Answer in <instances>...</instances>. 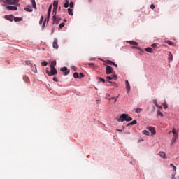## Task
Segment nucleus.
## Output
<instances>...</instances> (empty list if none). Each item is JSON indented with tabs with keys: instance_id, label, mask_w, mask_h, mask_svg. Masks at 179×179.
Listing matches in <instances>:
<instances>
[{
	"instance_id": "nucleus-1",
	"label": "nucleus",
	"mask_w": 179,
	"mask_h": 179,
	"mask_svg": "<svg viewBox=\"0 0 179 179\" xmlns=\"http://www.w3.org/2000/svg\"><path fill=\"white\" fill-rule=\"evenodd\" d=\"M124 121H127V122H129L132 121V117H129V115L123 113L120 115V118L117 119L118 122H124Z\"/></svg>"
},
{
	"instance_id": "nucleus-2",
	"label": "nucleus",
	"mask_w": 179,
	"mask_h": 179,
	"mask_svg": "<svg viewBox=\"0 0 179 179\" xmlns=\"http://www.w3.org/2000/svg\"><path fill=\"white\" fill-rule=\"evenodd\" d=\"M58 10V1L53 2V11H52V22L55 23V19H57V10Z\"/></svg>"
},
{
	"instance_id": "nucleus-3",
	"label": "nucleus",
	"mask_w": 179,
	"mask_h": 179,
	"mask_svg": "<svg viewBox=\"0 0 179 179\" xmlns=\"http://www.w3.org/2000/svg\"><path fill=\"white\" fill-rule=\"evenodd\" d=\"M1 2L7 5H17L19 0H1Z\"/></svg>"
},
{
	"instance_id": "nucleus-4",
	"label": "nucleus",
	"mask_w": 179,
	"mask_h": 179,
	"mask_svg": "<svg viewBox=\"0 0 179 179\" xmlns=\"http://www.w3.org/2000/svg\"><path fill=\"white\" fill-rule=\"evenodd\" d=\"M52 9V5L51 4L49 6L48 10V16L47 18L44 20L43 26V27L45 26V22H48L50 20V16H51V10Z\"/></svg>"
},
{
	"instance_id": "nucleus-5",
	"label": "nucleus",
	"mask_w": 179,
	"mask_h": 179,
	"mask_svg": "<svg viewBox=\"0 0 179 179\" xmlns=\"http://www.w3.org/2000/svg\"><path fill=\"white\" fill-rule=\"evenodd\" d=\"M50 72L48 70H46V73L49 76H52L54 75H57V69L55 68H50Z\"/></svg>"
},
{
	"instance_id": "nucleus-6",
	"label": "nucleus",
	"mask_w": 179,
	"mask_h": 179,
	"mask_svg": "<svg viewBox=\"0 0 179 179\" xmlns=\"http://www.w3.org/2000/svg\"><path fill=\"white\" fill-rule=\"evenodd\" d=\"M114 72V70L113 69V67L107 65L106 69V75H110Z\"/></svg>"
},
{
	"instance_id": "nucleus-7",
	"label": "nucleus",
	"mask_w": 179,
	"mask_h": 179,
	"mask_svg": "<svg viewBox=\"0 0 179 179\" xmlns=\"http://www.w3.org/2000/svg\"><path fill=\"white\" fill-rule=\"evenodd\" d=\"M60 71H61L62 72H64V73H63V75H65V76L69 75V72H70V71L68 69L67 67H62V68L60 69Z\"/></svg>"
},
{
	"instance_id": "nucleus-8",
	"label": "nucleus",
	"mask_w": 179,
	"mask_h": 179,
	"mask_svg": "<svg viewBox=\"0 0 179 179\" xmlns=\"http://www.w3.org/2000/svg\"><path fill=\"white\" fill-rule=\"evenodd\" d=\"M52 47L55 48V50H58V40L55 39L53 41Z\"/></svg>"
},
{
	"instance_id": "nucleus-9",
	"label": "nucleus",
	"mask_w": 179,
	"mask_h": 179,
	"mask_svg": "<svg viewBox=\"0 0 179 179\" xmlns=\"http://www.w3.org/2000/svg\"><path fill=\"white\" fill-rule=\"evenodd\" d=\"M125 85H126L127 92V93H129L131 90V85H129V82L128 80H126Z\"/></svg>"
},
{
	"instance_id": "nucleus-10",
	"label": "nucleus",
	"mask_w": 179,
	"mask_h": 179,
	"mask_svg": "<svg viewBox=\"0 0 179 179\" xmlns=\"http://www.w3.org/2000/svg\"><path fill=\"white\" fill-rule=\"evenodd\" d=\"M148 131H150L152 135L156 134V129L154 127H148Z\"/></svg>"
},
{
	"instance_id": "nucleus-11",
	"label": "nucleus",
	"mask_w": 179,
	"mask_h": 179,
	"mask_svg": "<svg viewBox=\"0 0 179 179\" xmlns=\"http://www.w3.org/2000/svg\"><path fill=\"white\" fill-rule=\"evenodd\" d=\"M127 43L131 44V45H134V47H138V44L137 42L132 41H127Z\"/></svg>"
},
{
	"instance_id": "nucleus-12",
	"label": "nucleus",
	"mask_w": 179,
	"mask_h": 179,
	"mask_svg": "<svg viewBox=\"0 0 179 179\" xmlns=\"http://www.w3.org/2000/svg\"><path fill=\"white\" fill-rule=\"evenodd\" d=\"M6 9H8V10H17V7L8 6H6Z\"/></svg>"
},
{
	"instance_id": "nucleus-13",
	"label": "nucleus",
	"mask_w": 179,
	"mask_h": 179,
	"mask_svg": "<svg viewBox=\"0 0 179 179\" xmlns=\"http://www.w3.org/2000/svg\"><path fill=\"white\" fill-rule=\"evenodd\" d=\"M178 139V134H173V138H172V143H175L176 141Z\"/></svg>"
},
{
	"instance_id": "nucleus-14",
	"label": "nucleus",
	"mask_w": 179,
	"mask_h": 179,
	"mask_svg": "<svg viewBox=\"0 0 179 179\" xmlns=\"http://www.w3.org/2000/svg\"><path fill=\"white\" fill-rule=\"evenodd\" d=\"M5 19L9 20L10 22H13V15H5Z\"/></svg>"
},
{
	"instance_id": "nucleus-15",
	"label": "nucleus",
	"mask_w": 179,
	"mask_h": 179,
	"mask_svg": "<svg viewBox=\"0 0 179 179\" xmlns=\"http://www.w3.org/2000/svg\"><path fill=\"white\" fill-rule=\"evenodd\" d=\"M23 80H24L26 83H30V78H29L27 76H23Z\"/></svg>"
},
{
	"instance_id": "nucleus-16",
	"label": "nucleus",
	"mask_w": 179,
	"mask_h": 179,
	"mask_svg": "<svg viewBox=\"0 0 179 179\" xmlns=\"http://www.w3.org/2000/svg\"><path fill=\"white\" fill-rule=\"evenodd\" d=\"M159 155L161 157H163V159H167V157H166V152H164L160 151V152H159Z\"/></svg>"
},
{
	"instance_id": "nucleus-17",
	"label": "nucleus",
	"mask_w": 179,
	"mask_h": 179,
	"mask_svg": "<svg viewBox=\"0 0 179 179\" xmlns=\"http://www.w3.org/2000/svg\"><path fill=\"white\" fill-rule=\"evenodd\" d=\"M56 65H57V61L55 60L52 61L50 64V68H55Z\"/></svg>"
},
{
	"instance_id": "nucleus-18",
	"label": "nucleus",
	"mask_w": 179,
	"mask_h": 179,
	"mask_svg": "<svg viewBox=\"0 0 179 179\" xmlns=\"http://www.w3.org/2000/svg\"><path fill=\"white\" fill-rule=\"evenodd\" d=\"M157 117H161V118H163V113H162L160 110H157Z\"/></svg>"
},
{
	"instance_id": "nucleus-19",
	"label": "nucleus",
	"mask_w": 179,
	"mask_h": 179,
	"mask_svg": "<svg viewBox=\"0 0 179 179\" xmlns=\"http://www.w3.org/2000/svg\"><path fill=\"white\" fill-rule=\"evenodd\" d=\"M23 20L22 17H16L14 18V22H22Z\"/></svg>"
},
{
	"instance_id": "nucleus-20",
	"label": "nucleus",
	"mask_w": 179,
	"mask_h": 179,
	"mask_svg": "<svg viewBox=\"0 0 179 179\" xmlns=\"http://www.w3.org/2000/svg\"><path fill=\"white\" fill-rule=\"evenodd\" d=\"M142 111H143V109L141 108H137L135 110V113H136L137 114H139V113H142Z\"/></svg>"
},
{
	"instance_id": "nucleus-21",
	"label": "nucleus",
	"mask_w": 179,
	"mask_h": 179,
	"mask_svg": "<svg viewBox=\"0 0 179 179\" xmlns=\"http://www.w3.org/2000/svg\"><path fill=\"white\" fill-rule=\"evenodd\" d=\"M168 59L169 61H173V54L171 53V52H169V53Z\"/></svg>"
},
{
	"instance_id": "nucleus-22",
	"label": "nucleus",
	"mask_w": 179,
	"mask_h": 179,
	"mask_svg": "<svg viewBox=\"0 0 179 179\" xmlns=\"http://www.w3.org/2000/svg\"><path fill=\"white\" fill-rule=\"evenodd\" d=\"M31 2L32 3L34 9H37V7L36 6V0H31Z\"/></svg>"
},
{
	"instance_id": "nucleus-23",
	"label": "nucleus",
	"mask_w": 179,
	"mask_h": 179,
	"mask_svg": "<svg viewBox=\"0 0 179 179\" xmlns=\"http://www.w3.org/2000/svg\"><path fill=\"white\" fill-rule=\"evenodd\" d=\"M24 10H26V12H33V8H31V7H26L24 8Z\"/></svg>"
},
{
	"instance_id": "nucleus-24",
	"label": "nucleus",
	"mask_w": 179,
	"mask_h": 179,
	"mask_svg": "<svg viewBox=\"0 0 179 179\" xmlns=\"http://www.w3.org/2000/svg\"><path fill=\"white\" fill-rule=\"evenodd\" d=\"M136 120H133L131 122L128 123L127 127H131V125H135V124H136Z\"/></svg>"
},
{
	"instance_id": "nucleus-25",
	"label": "nucleus",
	"mask_w": 179,
	"mask_h": 179,
	"mask_svg": "<svg viewBox=\"0 0 179 179\" xmlns=\"http://www.w3.org/2000/svg\"><path fill=\"white\" fill-rule=\"evenodd\" d=\"M106 64H108V65H115V63L114 62L110 61V60H107Z\"/></svg>"
},
{
	"instance_id": "nucleus-26",
	"label": "nucleus",
	"mask_w": 179,
	"mask_h": 179,
	"mask_svg": "<svg viewBox=\"0 0 179 179\" xmlns=\"http://www.w3.org/2000/svg\"><path fill=\"white\" fill-rule=\"evenodd\" d=\"M145 50L147 52H153V49L152 48H147Z\"/></svg>"
},
{
	"instance_id": "nucleus-27",
	"label": "nucleus",
	"mask_w": 179,
	"mask_h": 179,
	"mask_svg": "<svg viewBox=\"0 0 179 179\" xmlns=\"http://www.w3.org/2000/svg\"><path fill=\"white\" fill-rule=\"evenodd\" d=\"M68 13L71 16H73V10L71 8H68Z\"/></svg>"
},
{
	"instance_id": "nucleus-28",
	"label": "nucleus",
	"mask_w": 179,
	"mask_h": 179,
	"mask_svg": "<svg viewBox=\"0 0 179 179\" xmlns=\"http://www.w3.org/2000/svg\"><path fill=\"white\" fill-rule=\"evenodd\" d=\"M143 134L146 135L147 136H149V135H150V133L149 131H148L147 130H144V131H143Z\"/></svg>"
},
{
	"instance_id": "nucleus-29",
	"label": "nucleus",
	"mask_w": 179,
	"mask_h": 179,
	"mask_svg": "<svg viewBox=\"0 0 179 179\" xmlns=\"http://www.w3.org/2000/svg\"><path fill=\"white\" fill-rule=\"evenodd\" d=\"M47 65H48V62L47 61H43L41 62L42 66H47Z\"/></svg>"
},
{
	"instance_id": "nucleus-30",
	"label": "nucleus",
	"mask_w": 179,
	"mask_h": 179,
	"mask_svg": "<svg viewBox=\"0 0 179 179\" xmlns=\"http://www.w3.org/2000/svg\"><path fill=\"white\" fill-rule=\"evenodd\" d=\"M64 8H69V1L66 0V3L64 4Z\"/></svg>"
},
{
	"instance_id": "nucleus-31",
	"label": "nucleus",
	"mask_w": 179,
	"mask_h": 179,
	"mask_svg": "<svg viewBox=\"0 0 179 179\" xmlns=\"http://www.w3.org/2000/svg\"><path fill=\"white\" fill-rule=\"evenodd\" d=\"M44 20V16H41L39 20V24H43V21Z\"/></svg>"
},
{
	"instance_id": "nucleus-32",
	"label": "nucleus",
	"mask_w": 179,
	"mask_h": 179,
	"mask_svg": "<svg viewBox=\"0 0 179 179\" xmlns=\"http://www.w3.org/2000/svg\"><path fill=\"white\" fill-rule=\"evenodd\" d=\"M170 167H172L174 171L177 170V167L173 164H170Z\"/></svg>"
},
{
	"instance_id": "nucleus-33",
	"label": "nucleus",
	"mask_w": 179,
	"mask_h": 179,
	"mask_svg": "<svg viewBox=\"0 0 179 179\" xmlns=\"http://www.w3.org/2000/svg\"><path fill=\"white\" fill-rule=\"evenodd\" d=\"M73 78H75V79H78V78H79V73H78L76 72L74 73Z\"/></svg>"
},
{
	"instance_id": "nucleus-34",
	"label": "nucleus",
	"mask_w": 179,
	"mask_h": 179,
	"mask_svg": "<svg viewBox=\"0 0 179 179\" xmlns=\"http://www.w3.org/2000/svg\"><path fill=\"white\" fill-rule=\"evenodd\" d=\"M98 79L100 80V82H102L103 83H106V80H104V78H98Z\"/></svg>"
},
{
	"instance_id": "nucleus-35",
	"label": "nucleus",
	"mask_w": 179,
	"mask_h": 179,
	"mask_svg": "<svg viewBox=\"0 0 179 179\" xmlns=\"http://www.w3.org/2000/svg\"><path fill=\"white\" fill-rule=\"evenodd\" d=\"M91 68H93V69H94V68H96V66H94V63H90L88 64Z\"/></svg>"
},
{
	"instance_id": "nucleus-36",
	"label": "nucleus",
	"mask_w": 179,
	"mask_h": 179,
	"mask_svg": "<svg viewBox=\"0 0 179 179\" xmlns=\"http://www.w3.org/2000/svg\"><path fill=\"white\" fill-rule=\"evenodd\" d=\"M153 103L155 104V106L156 107H159V104H157V100L154 99V100H153Z\"/></svg>"
},
{
	"instance_id": "nucleus-37",
	"label": "nucleus",
	"mask_w": 179,
	"mask_h": 179,
	"mask_svg": "<svg viewBox=\"0 0 179 179\" xmlns=\"http://www.w3.org/2000/svg\"><path fill=\"white\" fill-rule=\"evenodd\" d=\"M69 6H70V8H73V6H75V4L73 3V1H71V2H70Z\"/></svg>"
},
{
	"instance_id": "nucleus-38",
	"label": "nucleus",
	"mask_w": 179,
	"mask_h": 179,
	"mask_svg": "<svg viewBox=\"0 0 179 179\" xmlns=\"http://www.w3.org/2000/svg\"><path fill=\"white\" fill-rule=\"evenodd\" d=\"M64 26H65V23H61L59 25V29H62V27H64Z\"/></svg>"
},
{
	"instance_id": "nucleus-39",
	"label": "nucleus",
	"mask_w": 179,
	"mask_h": 179,
	"mask_svg": "<svg viewBox=\"0 0 179 179\" xmlns=\"http://www.w3.org/2000/svg\"><path fill=\"white\" fill-rule=\"evenodd\" d=\"M34 69H32L33 72H37V68L36 67V64L33 65Z\"/></svg>"
},
{
	"instance_id": "nucleus-40",
	"label": "nucleus",
	"mask_w": 179,
	"mask_h": 179,
	"mask_svg": "<svg viewBox=\"0 0 179 179\" xmlns=\"http://www.w3.org/2000/svg\"><path fill=\"white\" fill-rule=\"evenodd\" d=\"M162 106H163V107H164V108L165 110H166V108H168V107H169V106H167V104H166V103H164L162 104Z\"/></svg>"
},
{
	"instance_id": "nucleus-41",
	"label": "nucleus",
	"mask_w": 179,
	"mask_h": 179,
	"mask_svg": "<svg viewBox=\"0 0 179 179\" xmlns=\"http://www.w3.org/2000/svg\"><path fill=\"white\" fill-rule=\"evenodd\" d=\"M172 133L173 134V135L178 134L177 133V131H176V129H172Z\"/></svg>"
},
{
	"instance_id": "nucleus-42",
	"label": "nucleus",
	"mask_w": 179,
	"mask_h": 179,
	"mask_svg": "<svg viewBox=\"0 0 179 179\" xmlns=\"http://www.w3.org/2000/svg\"><path fill=\"white\" fill-rule=\"evenodd\" d=\"M151 47H152V48H156V47H157V43L152 44Z\"/></svg>"
},
{
	"instance_id": "nucleus-43",
	"label": "nucleus",
	"mask_w": 179,
	"mask_h": 179,
	"mask_svg": "<svg viewBox=\"0 0 179 179\" xmlns=\"http://www.w3.org/2000/svg\"><path fill=\"white\" fill-rule=\"evenodd\" d=\"M106 78L108 79V80H113V78L111 77V76H108L106 77Z\"/></svg>"
},
{
	"instance_id": "nucleus-44",
	"label": "nucleus",
	"mask_w": 179,
	"mask_h": 179,
	"mask_svg": "<svg viewBox=\"0 0 179 179\" xmlns=\"http://www.w3.org/2000/svg\"><path fill=\"white\" fill-rule=\"evenodd\" d=\"M59 20H61V18H58L56 17L55 23H58V22H59Z\"/></svg>"
},
{
	"instance_id": "nucleus-45",
	"label": "nucleus",
	"mask_w": 179,
	"mask_h": 179,
	"mask_svg": "<svg viewBox=\"0 0 179 179\" xmlns=\"http://www.w3.org/2000/svg\"><path fill=\"white\" fill-rule=\"evenodd\" d=\"M112 78H113V79H115V80L118 79V78L117 77V75H115V74H113L112 76Z\"/></svg>"
},
{
	"instance_id": "nucleus-46",
	"label": "nucleus",
	"mask_w": 179,
	"mask_h": 179,
	"mask_svg": "<svg viewBox=\"0 0 179 179\" xmlns=\"http://www.w3.org/2000/svg\"><path fill=\"white\" fill-rule=\"evenodd\" d=\"M80 78H85V75L83 74V73H80Z\"/></svg>"
},
{
	"instance_id": "nucleus-47",
	"label": "nucleus",
	"mask_w": 179,
	"mask_h": 179,
	"mask_svg": "<svg viewBox=\"0 0 179 179\" xmlns=\"http://www.w3.org/2000/svg\"><path fill=\"white\" fill-rule=\"evenodd\" d=\"M53 80L54 82H58V78H57V77H54Z\"/></svg>"
},
{
	"instance_id": "nucleus-48",
	"label": "nucleus",
	"mask_w": 179,
	"mask_h": 179,
	"mask_svg": "<svg viewBox=\"0 0 179 179\" xmlns=\"http://www.w3.org/2000/svg\"><path fill=\"white\" fill-rule=\"evenodd\" d=\"M168 44L169 45H173V42H171V41H168Z\"/></svg>"
},
{
	"instance_id": "nucleus-49",
	"label": "nucleus",
	"mask_w": 179,
	"mask_h": 179,
	"mask_svg": "<svg viewBox=\"0 0 179 179\" xmlns=\"http://www.w3.org/2000/svg\"><path fill=\"white\" fill-rule=\"evenodd\" d=\"M150 9H152V10L155 9V6L153 4H151Z\"/></svg>"
},
{
	"instance_id": "nucleus-50",
	"label": "nucleus",
	"mask_w": 179,
	"mask_h": 179,
	"mask_svg": "<svg viewBox=\"0 0 179 179\" xmlns=\"http://www.w3.org/2000/svg\"><path fill=\"white\" fill-rule=\"evenodd\" d=\"M157 108H159V110H163V107L162 106H159Z\"/></svg>"
},
{
	"instance_id": "nucleus-51",
	"label": "nucleus",
	"mask_w": 179,
	"mask_h": 179,
	"mask_svg": "<svg viewBox=\"0 0 179 179\" xmlns=\"http://www.w3.org/2000/svg\"><path fill=\"white\" fill-rule=\"evenodd\" d=\"M156 110V108L155 106L152 107V112L155 113V110Z\"/></svg>"
},
{
	"instance_id": "nucleus-52",
	"label": "nucleus",
	"mask_w": 179,
	"mask_h": 179,
	"mask_svg": "<svg viewBox=\"0 0 179 179\" xmlns=\"http://www.w3.org/2000/svg\"><path fill=\"white\" fill-rule=\"evenodd\" d=\"M113 66H115V68H118V65L115 64H115H113Z\"/></svg>"
},
{
	"instance_id": "nucleus-53",
	"label": "nucleus",
	"mask_w": 179,
	"mask_h": 179,
	"mask_svg": "<svg viewBox=\"0 0 179 179\" xmlns=\"http://www.w3.org/2000/svg\"><path fill=\"white\" fill-rule=\"evenodd\" d=\"M137 50H139L141 51V48H137Z\"/></svg>"
},
{
	"instance_id": "nucleus-54",
	"label": "nucleus",
	"mask_w": 179,
	"mask_h": 179,
	"mask_svg": "<svg viewBox=\"0 0 179 179\" xmlns=\"http://www.w3.org/2000/svg\"><path fill=\"white\" fill-rule=\"evenodd\" d=\"M64 22H66V19H64Z\"/></svg>"
},
{
	"instance_id": "nucleus-55",
	"label": "nucleus",
	"mask_w": 179,
	"mask_h": 179,
	"mask_svg": "<svg viewBox=\"0 0 179 179\" xmlns=\"http://www.w3.org/2000/svg\"><path fill=\"white\" fill-rule=\"evenodd\" d=\"M52 33H54V29H52Z\"/></svg>"
},
{
	"instance_id": "nucleus-56",
	"label": "nucleus",
	"mask_w": 179,
	"mask_h": 179,
	"mask_svg": "<svg viewBox=\"0 0 179 179\" xmlns=\"http://www.w3.org/2000/svg\"><path fill=\"white\" fill-rule=\"evenodd\" d=\"M109 83H113V82H111V81H109Z\"/></svg>"
},
{
	"instance_id": "nucleus-57",
	"label": "nucleus",
	"mask_w": 179,
	"mask_h": 179,
	"mask_svg": "<svg viewBox=\"0 0 179 179\" xmlns=\"http://www.w3.org/2000/svg\"><path fill=\"white\" fill-rule=\"evenodd\" d=\"M115 101H117V98L115 99Z\"/></svg>"
},
{
	"instance_id": "nucleus-58",
	"label": "nucleus",
	"mask_w": 179,
	"mask_h": 179,
	"mask_svg": "<svg viewBox=\"0 0 179 179\" xmlns=\"http://www.w3.org/2000/svg\"><path fill=\"white\" fill-rule=\"evenodd\" d=\"M112 99H115V97H113Z\"/></svg>"
},
{
	"instance_id": "nucleus-59",
	"label": "nucleus",
	"mask_w": 179,
	"mask_h": 179,
	"mask_svg": "<svg viewBox=\"0 0 179 179\" xmlns=\"http://www.w3.org/2000/svg\"><path fill=\"white\" fill-rule=\"evenodd\" d=\"M120 132H122V130H120Z\"/></svg>"
},
{
	"instance_id": "nucleus-60",
	"label": "nucleus",
	"mask_w": 179,
	"mask_h": 179,
	"mask_svg": "<svg viewBox=\"0 0 179 179\" xmlns=\"http://www.w3.org/2000/svg\"><path fill=\"white\" fill-rule=\"evenodd\" d=\"M103 65H106V64H103Z\"/></svg>"
},
{
	"instance_id": "nucleus-61",
	"label": "nucleus",
	"mask_w": 179,
	"mask_h": 179,
	"mask_svg": "<svg viewBox=\"0 0 179 179\" xmlns=\"http://www.w3.org/2000/svg\"><path fill=\"white\" fill-rule=\"evenodd\" d=\"M173 179H174V178H173Z\"/></svg>"
}]
</instances>
